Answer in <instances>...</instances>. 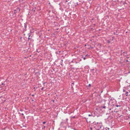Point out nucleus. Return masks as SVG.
<instances>
[{
	"label": "nucleus",
	"mask_w": 130,
	"mask_h": 130,
	"mask_svg": "<svg viewBox=\"0 0 130 130\" xmlns=\"http://www.w3.org/2000/svg\"><path fill=\"white\" fill-rule=\"evenodd\" d=\"M88 116H92V115H88Z\"/></svg>",
	"instance_id": "4468645a"
},
{
	"label": "nucleus",
	"mask_w": 130,
	"mask_h": 130,
	"mask_svg": "<svg viewBox=\"0 0 130 130\" xmlns=\"http://www.w3.org/2000/svg\"><path fill=\"white\" fill-rule=\"evenodd\" d=\"M34 96V95L33 94L32 95V96Z\"/></svg>",
	"instance_id": "393cba45"
},
{
	"label": "nucleus",
	"mask_w": 130,
	"mask_h": 130,
	"mask_svg": "<svg viewBox=\"0 0 130 130\" xmlns=\"http://www.w3.org/2000/svg\"><path fill=\"white\" fill-rule=\"evenodd\" d=\"M91 86V85H90V84H89V85H88V86Z\"/></svg>",
	"instance_id": "a211bd4d"
},
{
	"label": "nucleus",
	"mask_w": 130,
	"mask_h": 130,
	"mask_svg": "<svg viewBox=\"0 0 130 130\" xmlns=\"http://www.w3.org/2000/svg\"><path fill=\"white\" fill-rule=\"evenodd\" d=\"M101 128H102L103 130H110L109 128L108 127H106L104 128L103 126H101L100 127V128L96 130H101Z\"/></svg>",
	"instance_id": "7ed1b4c3"
},
{
	"label": "nucleus",
	"mask_w": 130,
	"mask_h": 130,
	"mask_svg": "<svg viewBox=\"0 0 130 130\" xmlns=\"http://www.w3.org/2000/svg\"><path fill=\"white\" fill-rule=\"evenodd\" d=\"M104 103L103 104V105L101 106V107L102 108L106 109V108H109V107H110L109 102L106 100H104Z\"/></svg>",
	"instance_id": "f257e3e1"
},
{
	"label": "nucleus",
	"mask_w": 130,
	"mask_h": 130,
	"mask_svg": "<svg viewBox=\"0 0 130 130\" xmlns=\"http://www.w3.org/2000/svg\"><path fill=\"white\" fill-rule=\"evenodd\" d=\"M72 62H73V61H72Z\"/></svg>",
	"instance_id": "7c9ffc66"
},
{
	"label": "nucleus",
	"mask_w": 130,
	"mask_h": 130,
	"mask_svg": "<svg viewBox=\"0 0 130 130\" xmlns=\"http://www.w3.org/2000/svg\"><path fill=\"white\" fill-rule=\"evenodd\" d=\"M116 106L117 107H118L119 106V107H120L121 106L120 105H116Z\"/></svg>",
	"instance_id": "0eeeda50"
},
{
	"label": "nucleus",
	"mask_w": 130,
	"mask_h": 130,
	"mask_svg": "<svg viewBox=\"0 0 130 130\" xmlns=\"http://www.w3.org/2000/svg\"><path fill=\"white\" fill-rule=\"evenodd\" d=\"M16 11V10H15L14 11L15 12Z\"/></svg>",
	"instance_id": "cd10ccee"
},
{
	"label": "nucleus",
	"mask_w": 130,
	"mask_h": 130,
	"mask_svg": "<svg viewBox=\"0 0 130 130\" xmlns=\"http://www.w3.org/2000/svg\"><path fill=\"white\" fill-rule=\"evenodd\" d=\"M90 130H92V128L91 127L90 128Z\"/></svg>",
	"instance_id": "4be33fe9"
},
{
	"label": "nucleus",
	"mask_w": 130,
	"mask_h": 130,
	"mask_svg": "<svg viewBox=\"0 0 130 130\" xmlns=\"http://www.w3.org/2000/svg\"><path fill=\"white\" fill-rule=\"evenodd\" d=\"M45 123H46V122H43V124H45Z\"/></svg>",
	"instance_id": "9d476101"
},
{
	"label": "nucleus",
	"mask_w": 130,
	"mask_h": 130,
	"mask_svg": "<svg viewBox=\"0 0 130 130\" xmlns=\"http://www.w3.org/2000/svg\"><path fill=\"white\" fill-rule=\"evenodd\" d=\"M128 92H126V93H125V94L126 96H127L128 95Z\"/></svg>",
	"instance_id": "39448f33"
},
{
	"label": "nucleus",
	"mask_w": 130,
	"mask_h": 130,
	"mask_svg": "<svg viewBox=\"0 0 130 130\" xmlns=\"http://www.w3.org/2000/svg\"><path fill=\"white\" fill-rule=\"evenodd\" d=\"M28 35H28V36H29V37L30 36V34H28Z\"/></svg>",
	"instance_id": "ddd939ff"
},
{
	"label": "nucleus",
	"mask_w": 130,
	"mask_h": 130,
	"mask_svg": "<svg viewBox=\"0 0 130 130\" xmlns=\"http://www.w3.org/2000/svg\"><path fill=\"white\" fill-rule=\"evenodd\" d=\"M32 101H34V100H32Z\"/></svg>",
	"instance_id": "473e14b6"
},
{
	"label": "nucleus",
	"mask_w": 130,
	"mask_h": 130,
	"mask_svg": "<svg viewBox=\"0 0 130 130\" xmlns=\"http://www.w3.org/2000/svg\"><path fill=\"white\" fill-rule=\"evenodd\" d=\"M61 61H62V62L63 61V60L62 59L61 60Z\"/></svg>",
	"instance_id": "aec40b11"
},
{
	"label": "nucleus",
	"mask_w": 130,
	"mask_h": 130,
	"mask_svg": "<svg viewBox=\"0 0 130 130\" xmlns=\"http://www.w3.org/2000/svg\"><path fill=\"white\" fill-rule=\"evenodd\" d=\"M88 55H85V56L86 57V56H87Z\"/></svg>",
	"instance_id": "b1692460"
},
{
	"label": "nucleus",
	"mask_w": 130,
	"mask_h": 130,
	"mask_svg": "<svg viewBox=\"0 0 130 130\" xmlns=\"http://www.w3.org/2000/svg\"><path fill=\"white\" fill-rule=\"evenodd\" d=\"M114 34H115V32H114Z\"/></svg>",
	"instance_id": "2f4dec72"
},
{
	"label": "nucleus",
	"mask_w": 130,
	"mask_h": 130,
	"mask_svg": "<svg viewBox=\"0 0 130 130\" xmlns=\"http://www.w3.org/2000/svg\"><path fill=\"white\" fill-rule=\"evenodd\" d=\"M19 10V11H20V9L19 8H17L16 10Z\"/></svg>",
	"instance_id": "423d86ee"
},
{
	"label": "nucleus",
	"mask_w": 130,
	"mask_h": 130,
	"mask_svg": "<svg viewBox=\"0 0 130 130\" xmlns=\"http://www.w3.org/2000/svg\"><path fill=\"white\" fill-rule=\"evenodd\" d=\"M20 111H22V110H20Z\"/></svg>",
	"instance_id": "c85d7f7f"
},
{
	"label": "nucleus",
	"mask_w": 130,
	"mask_h": 130,
	"mask_svg": "<svg viewBox=\"0 0 130 130\" xmlns=\"http://www.w3.org/2000/svg\"><path fill=\"white\" fill-rule=\"evenodd\" d=\"M66 120L67 121H68V119H66Z\"/></svg>",
	"instance_id": "412c9836"
},
{
	"label": "nucleus",
	"mask_w": 130,
	"mask_h": 130,
	"mask_svg": "<svg viewBox=\"0 0 130 130\" xmlns=\"http://www.w3.org/2000/svg\"><path fill=\"white\" fill-rule=\"evenodd\" d=\"M123 53H126V54H127V52H123Z\"/></svg>",
	"instance_id": "f8f14e48"
},
{
	"label": "nucleus",
	"mask_w": 130,
	"mask_h": 130,
	"mask_svg": "<svg viewBox=\"0 0 130 130\" xmlns=\"http://www.w3.org/2000/svg\"><path fill=\"white\" fill-rule=\"evenodd\" d=\"M110 101L111 102V103L113 105H114L116 103V100L114 99H110Z\"/></svg>",
	"instance_id": "f03ea898"
},
{
	"label": "nucleus",
	"mask_w": 130,
	"mask_h": 130,
	"mask_svg": "<svg viewBox=\"0 0 130 130\" xmlns=\"http://www.w3.org/2000/svg\"><path fill=\"white\" fill-rule=\"evenodd\" d=\"M123 91L124 92H125V90H124V89H123Z\"/></svg>",
	"instance_id": "f3484780"
},
{
	"label": "nucleus",
	"mask_w": 130,
	"mask_h": 130,
	"mask_svg": "<svg viewBox=\"0 0 130 130\" xmlns=\"http://www.w3.org/2000/svg\"><path fill=\"white\" fill-rule=\"evenodd\" d=\"M36 9V8H35L34 9H33L31 10L32 11H33L34 12L35 11V10Z\"/></svg>",
	"instance_id": "20e7f679"
},
{
	"label": "nucleus",
	"mask_w": 130,
	"mask_h": 130,
	"mask_svg": "<svg viewBox=\"0 0 130 130\" xmlns=\"http://www.w3.org/2000/svg\"><path fill=\"white\" fill-rule=\"evenodd\" d=\"M109 109V110H111V108H110V107L108 108Z\"/></svg>",
	"instance_id": "9b49d317"
},
{
	"label": "nucleus",
	"mask_w": 130,
	"mask_h": 130,
	"mask_svg": "<svg viewBox=\"0 0 130 130\" xmlns=\"http://www.w3.org/2000/svg\"><path fill=\"white\" fill-rule=\"evenodd\" d=\"M82 56V57H83V58L84 59V60H85L86 59V58L85 57H83V56Z\"/></svg>",
	"instance_id": "6e6552de"
},
{
	"label": "nucleus",
	"mask_w": 130,
	"mask_h": 130,
	"mask_svg": "<svg viewBox=\"0 0 130 130\" xmlns=\"http://www.w3.org/2000/svg\"><path fill=\"white\" fill-rule=\"evenodd\" d=\"M121 52H122V50H121Z\"/></svg>",
	"instance_id": "a878e982"
},
{
	"label": "nucleus",
	"mask_w": 130,
	"mask_h": 130,
	"mask_svg": "<svg viewBox=\"0 0 130 130\" xmlns=\"http://www.w3.org/2000/svg\"><path fill=\"white\" fill-rule=\"evenodd\" d=\"M2 85H5V84H4L3 83H2Z\"/></svg>",
	"instance_id": "2eb2a0df"
},
{
	"label": "nucleus",
	"mask_w": 130,
	"mask_h": 130,
	"mask_svg": "<svg viewBox=\"0 0 130 130\" xmlns=\"http://www.w3.org/2000/svg\"><path fill=\"white\" fill-rule=\"evenodd\" d=\"M30 38L29 37H28V40H30Z\"/></svg>",
	"instance_id": "dca6fc26"
},
{
	"label": "nucleus",
	"mask_w": 130,
	"mask_h": 130,
	"mask_svg": "<svg viewBox=\"0 0 130 130\" xmlns=\"http://www.w3.org/2000/svg\"><path fill=\"white\" fill-rule=\"evenodd\" d=\"M21 115H24V114L23 113H22L21 114Z\"/></svg>",
	"instance_id": "6ab92c4d"
},
{
	"label": "nucleus",
	"mask_w": 130,
	"mask_h": 130,
	"mask_svg": "<svg viewBox=\"0 0 130 130\" xmlns=\"http://www.w3.org/2000/svg\"><path fill=\"white\" fill-rule=\"evenodd\" d=\"M45 126H44V128H45Z\"/></svg>",
	"instance_id": "c756f323"
},
{
	"label": "nucleus",
	"mask_w": 130,
	"mask_h": 130,
	"mask_svg": "<svg viewBox=\"0 0 130 130\" xmlns=\"http://www.w3.org/2000/svg\"><path fill=\"white\" fill-rule=\"evenodd\" d=\"M44 88L43 87H42V88L41 89V90H43Z\"/></svg>",
	"instance_id": "1a4fd4ad"
},
{
	"label": "nucleus",
	"mask_w": 130,
	"mask_h": 130,
	"mask_svg": "<svg viewBox=\"0 0 130 130\" xmlns=\"http://www.w3.org/2000/svg\"><path fill=\"white\" fill-rule=\"evenodd\" d=\"M75 118V116H74V117H73V118Z\"/></svg>",
	"instance_id": "5701e85b"
},
{
	"label": "nucleus",
	"mask_w": 130,
	"mask_h": 130,
	"mask_svg": "<svg viewBox=\"0 0 130 130\" xmlns=\"http://www.w3.org/2000/svg\"><path fill=\"white\" fill-rule=\"evenodd\" d=\"M122 54H121V55H122Z\"/></svg>",
	"instance_id": "bb28decb"
}]
</instances>
